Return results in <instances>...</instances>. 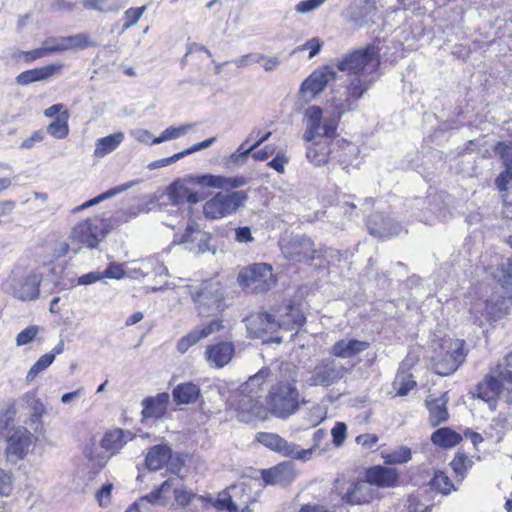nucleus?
Here are the masks:
<instances>
[{"label": "nucleus", "mask_w": 512, "mask_h": 512, "mask_svg": "<svg viewBox=\"0 0 512 512\" xmlns=\"http://www.w3.org/2000/svg\"><path fill=\"white\" fill-rule=\"evenodd\" d=\"M334 489L341 501L348 505H362L372 501L376 495L371 483L365 480L345 482L337 479Z\"/></svg>", "instance_id": "10"}, {"label": "nucleus", "mask_w": 512, "mask_h": 512, "mask_svg": "<svg viewBox=\"0 0 512 512\" xmlns=\"http://www.w3.org/2000/svg\"><path fill=\"white\" fill-rule=\"evenodd\" d=\"M248 332L255 338L276 332V316L268 312H260L246 318Z\"/></svg>", "instance_id": "23"}, {"label": "nucleus", "mask_w": 512, "mask_h": 512, "mask_svg": "<svg viewBox=\"0 0 512 512\" xmlns=\"http://www.w3.org/2000/svg\"><path fill=\"white\" fill-rule=\"evenodd\" d=\"M416 385V382L412 379V375L407 373H398L395 381L394 387L397 390L398 396L407 395Z\"/></svg>", "instance_id": "48"}, {"label": "nucleus", "mask_w": 512, "mask_h": 512, "mask_svg": "<svg viewBox=\"0 0 512 512\" xmlns=\"http://www.w3.org/2000/svg\"><path fill=\"white\" fill-rule=\"evenodd\" d=\"M62 68V64H50L41 68L24 71L17 76L16 80L20 85H28L32 82L42 81L58 74Z\"/></svg>", "instance_id": "29"}, {"label": "nucleus", "mask_w": 512, "mask_h": 512, "mask_svg": "<svg viewBox=\"0 0 512 512\" xmlns=\"http://www.w3.org/2000/svg\"><path fill=\"white\" fill-rule=\"evenodd\" d=\"M271 375L269 368H262L242 384L232 396L231 406L238 412L241 422H250L265 413L261 398L264 386Z\"/></svg>", "instance_id": "2"}, {"label": "nucleus", "mask_w": 512, "mask_h": 512, "mask_svg": "<svg viewBox=\"0 0 512 512\" xmlns=\"http://www.w3.org/2000/svg\"><path fill=\"white\" fill-rule=\"evenodd\" d=\"M22 401H24L27 406L32 411V418L35 420H40V418L45 413V406L41 402L39 398L36 397V392L31 391L27 392L22 396Z\"/></svg>", "instance_id": "46"}, {"label": "nucleus", "mask_w": 512, "mask_h": 512, "mask_svg": "<svg viewBox=\"0 0 512 512\" xmlns=\"http://www.w3.org/2000/svg\"><path fill=\"white\" fill-rule=\"evenodd\" d=\"M64 42H66L67 50L70 49H85L88 47H95L96 43L93 42L89 35L85 33H78L75 35L64 37Z\"/></svg>", "instance_id": "47"}, {"label": "nucleus", "mask_w": 512, "mask_h": 512, "mask_svg": "<svg viewBox=\"0 0 512 512\" xmlns=\"http://www.w3.org/2000/svg\"><path fill=\"white\" fill-rule=\"evenodd\" d=\"M471 461L469 458L463 454H459L455 456V458L451 462V467L455 474L460 477V479H463L466 471L468 470L470 466Z\"/></svg>", "instance_id": "57"}, {"label": "nucleus", "mask_w": 512, "mask_h": 512, "mask_svg": "<svg viewBox=\"0 0 512 512\" xmlns=\"http://www.w3.org/2000/svg\"><path fill=\"white\" fill-rule=\"evenodd\" d=\"M336 78V71L330 65L316 69L302 83L300 91L304 96L314 98L322 92L327 84Z\"/></svg>", "instance_id": "17"}, {"label": "nucleus", "mask_w": 512, "mask_h": 512, "mask_svg": "<svg viewBox=\"0 0 512 512\" xmlns=\"http://www.w3.org/2000/svg\"><path fill=\"white\" fill-rule=\"evenodd\" d=\"M385 463L401 464L411 459V450L406 446H401L384 456Z\"/></svg>", "instance_id": "51"}, {"label": "nucleus", "mask_w": 512, "mask_h": 512, "mask_svg": "<svg viewBox=\"0 0 512 512\" xmlns=\"http://www.w3.org/2000/svg\"><path fill=\"white\" fill-rule=\"evenodd\" d=\"M460 440L461 436L450 428H440L431 436V441L442 447H453L457 445Z\"/></svg>", "instance_id": "41"}, {"label": "nucleus", "mask_w": 512, "mask_h": 512, "mask_svg": "<svg viewBox=\"0 0 512 512\" xmlns=\"http://www.w3.org/2000/svg\"><path fill=\"white\" fill-rule=\"evenodd\" d=\"M366 479L373 487H391L394 486L398 480V473L396 469L384 466H375L367 470Z\"/></svg>", "instance_id": "26"}, {"label": "nucleus", "mask_w": 512, "mask_h": 512, "mask_svg": "<svg viewBox=\"0 0 512 512\" xmlns=\"http://www.w3.org/2000/svg\"><path fill=\"white\" fill-rule=\"evenodd\" d=\"M234 352L235 348L231 342H219L207 346L205 359L211 367L222 368L231 361Z\"/></svg>", "instance_id": "24"}, {"label": "nucleus", "mask_w": 512, "mask_h": 512, "mask_svg": "<svg viewBox=\"0 0 512 512\" xmlns=\"http://www.w3.org/2000/svg\"><path fill=\"white\" fill-rule=\"evenodd\" d=\"M465 357L464 342L460 340L451 341L445 353L433 357V370L441 376L452 374L465 360Z\"/></svg>", "instance_id": "13"}, {"label": "nucleus", "mask_w": 512, "mask_h": 512, "mask_svg": "<svg viewBox=\"0 0 512 512\" xmlns=\"http://www.w3.org/2000/svg\"><path fill=\"white\" fill-rule=\"evenodd\" d=\"M322 44L323 43L320 41L319 38H311L307 40L304 44L296 47L294 52L309 50V58H313L320 52Z\"/></svg>", "instance_id": "61"}, {"label": "nucleus", "mask_w": 512, "mask_h": 512, "mask_svg": "<svg viewBox=\"0 0 512 512\" xmlns=\"http://www.w3.org/2000/svg\"><path fill=\"white\" fill-rule=\"evenodd\" d=\"M211 501L217 510H225L228 512H252L247 506L239 511L237 505L232 500L229 490L220 492L217 498L211 499Z\"/></svg>", "instance_id": "43"}, {"label": "nucleus", "mask_w": 512, "mask_h": 512, "mask_svg": "<svg viewBox=\"0 0 512 512\" xmlns=\"http://www.w3.org/2000/svg\"><path fill=\"white\" fill-rule=\"evenodd\" d=\"M379 65L374 46L354 51L337 62L339 71L348 72L354 77L347 87L346 100L356 105V102L369 89L376 79V69Z\"/></svg>", "instance_id": "1"}, {"label": "nucleus", "mask_w": 512, "mask_h": 512, "mask_svg": "<svg viewBox=\"0 0 512 512\" xmlns=\"http://www.w3.org/2000/svg\"><path fill=\"white\" fill-rule=\"evenodd\" d=\"M134 185V182H128V183H125V184H122V185H119L117 187H114V188H111L109 190H107L106 192L98 195L97 197L93 198V199H90L88 201H86L85 203H83L82 205H79L77 207H75L73 210H72V213H77L79 211H82L86 208H89L93 205H96L106 199H109L121 192H124L126 191L127 189L131 188L132 186Z\"/></svg>", "instance_id": "39"}, {"label": "nucleus", "mask_w": 512, "mask_h": 512, "mask_svg": "<svg viewBox=\"0 0 512 512\" xmlns=\"http://www.w3.org/2000/svg\"><path fill=\"white\" fill-rule=\"evenodd\" d=\"M43 43L48 54L67 50V45L66 42H64V37H50L47 38Z\"/></svg>", "instance_id": "59"}, {"label": "nucleus", "mask_w": 512, "mask_h": 512, "mask_svg": "<svg viewBox=\"0 0 512 512\" xmlns=\"http://www.w3.org/2000/svg\"><path fill=\"white\" fill-rule=\"evenodd\" d=\"M237 280L242 287L255 293L266 292L276 284L272 266L266 263H257L243 268Z\"/></svg>", "instance_id": "8"}, {"label": "nucleus", "mask_w": 512, "mask_h": 512, "mask_svg": "<svg viewBox=\"0 0 512 512\" xmlns=\"http://www.w3.org/2000/svg\"><path fill=\"white\" fill-rule=\"evenodd\" d=\"M431 486L444 495H447L454 490V485L450 478L442 471L435 472L434 477L431 480Z\"/></svg>", "instance_id": "50"}, {"label": "nucleus", "mask_w": 512, "mask_h": 512, "mask_svg": "<svg viewBox=\"0 0 512 512\" xmlns=\"http://www.w3.org/2000/svg\"><path fill=\"white\" fill-rule=\"evenodd\" d=\"M194 126H195V124H193V123L184 124V125H181L179 127L170 126L167 129H165L160 134V136L155 137L152 140V143H158L159 144V143H162V142H165V141L177 139V138L185 135Z\"/></svg>", "instance_id": "45"}, {"label": "nucleus", "mask_w": 512, "mask_h": 512, "mask_svg": "<svg viewBox=\"0 0 512 512\" xmlns=\"http://www.w3.org/2000/svg\"><path fill=\"white\" fill-rule=\"evenodd\" d=\"M177 486H181V479L174 477L164 481L161 486L150 492V497L156 498L161 501L162 505H165L166 500L170 498L171 493H175Z\"/></svg>", "instance_id": "42"}, {"label": "nucleus", "mask_w": 512, "mask_h": 512, "mask_svg": "<svg viewBox=\"0 0 512 512\" xmlns=\"http://www.w3.org/2000/svg\"><path fill=\"white\" fill-rule=\"evenodd\" d=\"M41 276L37 273H28L13 279V295L21 301H32L39 296Z\"/></svg>", "instance_id": "20"}, {"label": "nucleus", "mask_w": 512, "mask_h": 512, "mask_svg": "<svg viewBox=\"0 0 512 512\" xmlns=\"http://www.w3.org/2000/svg\"><path fill=\"white\" fill-rule=\"evenodd\" d=\"M85 9L96 10L101 13L116 12L119 6L115 3H110L108 0H85L83 2Z\"/></svg>", "instance_id": "55"}, {"label": "nucleus", "mask_w": 512, "mask_h": 512, "mask_svg": "<svg viewBox=\"0 0 512 512\" xmlns=\"http://www.w3.org/2000/svg\"><path fill=\"white\" fill-rule=\"evenodd\" d=\"M187 287L199 316H216L226 309L225 289L220 281L204 280Z\"/></svg>", "instance_id": "4"}, {"label": "nucleus", "mask_w": 512, "mask_h": 512, "mask_svg": "<svg viewBox=\"0 0 512 512\" xmlns=\"http://www.w3.org/2000/svg\"><path fill=\"white\" fill-rule=\"evenodd\" d=\"M247 199V193L242 190L218 192L204 203L203 214L211 220L224 218L243 207Z\"/></svg>", "instance_id": "7"}, {"label": "nucleus", "mask_w": 512, "mask_h": 512, "mask_svg": "<svg viewBox=\"0 0 512 512\" xmlns=\"http://www.w3.org/2000/svg\"><path fill=\"white\" fill-rule=\"evenodd\" d=\"M266 402L270 413L281 419L289 418L306 403L296 387V381H279L272 385Z\"/></svg>", "instance_id": "5"}, {"label": "nucleus", "mask_w": 512, "mask_h": 512, "mask_svg": "<svg viewBox=\"0 0 512 512\" xmlns=\"http://www.w3.org/2000/svg\"><path fill=\"white\" fill-rule=\"evenodd\" d=\"M346 368L333 359H326L317 364L311 375L305 380L308 387H329L337 383L346 374Z\"/></svg>", "instance_id": "11"}, {"label": "nucleus", "mask_w": 512, "mask_h": 512, "mask_svg": "<svg viewBox=\"0 0 512 512\" xmlns=\"http://www.w3.org/2000/svg\"><path fill=\"white\" fill-rule=\"evenodd\" d=\"M259 443L268 447L269 449L282 454L285 457L297 460H309L315 448L301 449L297 444L288 442L281 436L275 433H259L257 436Z\"/></svg>", "instance_id": "12"}, {"label": "nucleus", "mask_w": 512, "mask_h": 512, "mask_svg": "<svg viewBox=\"0 0 512 512\" xmlns=\"http://www.w3.org/2000/svg\"><path fill=\"white\" fill-rule=\"evenodd\" d=\"M192 180L196 185L202 187H210L214 189L226 188V176L224 175L203 174L193 177Z\"/></svg>", "instance_id": "44"}, {"label": "nucleus", "mask_w": 512, "mask_h": 512, "mask_svg": "<svg viewBox=\"0 0 512 512\" xmlns=\"http://www.w3.org/2000/svg\"><path fill=\"white\" fill-rule=\"evenodd\" d=\"M172 396L177 404H190L198 399L200 389L191 382L181 383L174 388Z\"/></svg>", "instance_id": "34"}, {"label": "nucleus", "mask_w": 512, "mask_h": 512, "mask_svg": "<svg viewBox=\"0 0 512 512\" xmlns=\"http://www.w3.org/2000/svg\"><path fill=\"white\" fill-rule=\"evenodd\" d=\"M247 142L248 140H245L238 149L227 158V165L241 167L247 162L249 155L252 153L249 148H245Z\"/></svg>", "instance_id": "52"}, {"label": "nucleus", "mask_w": 512, "mask_h": 512, "mask_svg": "<svg viewBox=\"0 0 512 512\" xmlns=\"http://www.w3.org/2000/svg\"><path fill=\"white\" fill-rule=\"evenodd\" d=\"M54 361V354H44L42 355L35 364L30 368L26 375V381H33L39 373L48 368Z\"/></svg>", "instance_id": "49"}, {"label": "nucleus", "mask_w": 512, "mask_h": 512, "mask_svg": "<svg viewBox=\"0 0 512 512\" xmlns=\"http://www.w3.org/2000/svg\"><path fill=\"white\" fill-rule=\"evenodd\" d=\"M171 455L172 451L167 445H155L146 456V465L149 470L157 471L168 463Z\"/></svg>", "instance_id": "32"}, {"label": "nucleus", "mask_w": 512, "mask_h": 512, "mask_svg": "<svg viewBox=\"0 0 512 512\" xmlns=\"http://www.w3.org/2000/svg\"><path fill=\"white\" fill-rule=\"evenodd\" d=\"M426 402L430 412V421L433 426H437L448 419L446 408L447 399L445 395L435 399H428Z\"/></svg>", "instance_id": "37"}, {"label": "nucleus", "mask_w": 512, "mask_h": 512, "mask_svg": "<svg viewBox=\"0 0 512 512\" xmlns=\"http://www.w3.org/2000/svg\"><path fill=\"white\" fill-rule=\"evenodd\" d=\"M69 112L64 110L46 128L48 134L56 139H63L69 133Z\"/></svg>", "instance_id": "38"}, {"label": "nucleus", "mask_w": 512, "mask_h": 512, "mask_svg": "<svg viewBox=\"0 0 512 512\" xmlns=\"http://www.w3.org/2000/svg\"><path fill=\"white\" fill-rule=\"evenodd\" d=\"M33 435L25 427H15L9 432L5 454L7 460L16 464L25 458L32 444Z\"/></svg>", "instance_id": "14"}, {"label": "nucleus", "mask_w": 512, "mask_h": 512, "mask_svg": "<svg viewBox=\"0 0 512 512\" xmlns=\"http://www.w3.org/2000/svg\"><path fill=\"white\" fill-rule=\"evenodd\" d=\"M367 227L369 233L378 238H390L398 235L402 230L398 222L380 213H375L368 219Z\"/></svg>", "instance_id": "22"}, {"label": "nucleus", "mask_w": 512, "mask_h": 512, "mask_svg": "<svg viewBox=\"0 0 512 512\" xmlns=\"http://www.w3.org/2000/svg\"><path fill=\"white\" fill-rule=\"evenodd\" d=\"M123 140L124 134L122 132H117L97 139L95 143L94 156L97 158H103L107 154L116 150Z\"/></svg>", "instance_id": "35"}, {"label": "nucleus", "mask_w": 512, "mask_h": 512, "mask_svg": "<svg viewBox=\"0 0 512 512\" xmlns=\"http://www.w3.org/2000/svg\"><path fill=\"white\" fill-rule=\"evenodd\" d=\"M39 331V327L36 325H31L21 331L16 337V344L18 346L26 345L30 343L37 335Z\"/></svg>", "instance_id": "62"}, {"label": "nucleus", "mask_w": 512, "mask_h": 512, "mask_svg": "<svg viewBox=\"0 0 512 512\" xmlns=\"http://www.w3.org/2000/svg\"><path fill=\"white\" fill-rule=\"evenodd\" d=\"M494 152L499 156L505 169L512 170V146L500 141L494 147Z\"/></svg>", "instance_id": "54"}, {"label": "nucleus", "mask_w": 512, "mask_h": 512, "mask_svg": "<svg viewBox=\"0 0 512 512\" xmlns=\"http://www.w3.org/2000/svg\"><path fill=\"white\" fill-rule=\"evenodd\" d=\"M187 195L188 188L180 181H175L168 187V197L174 204L183 203Z\"/></svg>", "instance_id": "53"}, {"label": "nucleus", "mask_w": 512, "mask_h": 512, "mask_svg": "<svg viewBox=\"0 0 512 512\" xmlns=\"http://www.w3.org/2000/svg\"><path fill=\"white\" fill-rule=\"evenodd\" d=\"M274 315L276 316V330L282 329L297 333L306 322L301 309L292 304L280 306Z\"/></svg>", "instance_id": "19"}, {"label": "nucleus", "mask_w": 512, "mask_h": 512, "mask_svg": "<svg viewBox=\"0 0 512 512\" xmlns=\"http://www.w3.org/2000/svg\"><path fill=\"white\" fill-rule=\"evenodd\" d=\"M136 503L139 506L141 512H158L156 510V506L162 505L161 501L150 497V493L141 497Z\"/></svg>", "instance_id": "63"}, {"label": "nucleus", "mask_w": 512, "mask_h": 512, "mask_svg": "<svg viewBox=\"0 0 512 512\" xmlns=\"http://www.w3.org/2000/svg\"><path fill=\"white\" fill-rule=\"evenodd\" d=\"M508 245L512 248V236L507 239ZM493 278L506 289H512V257L507 258L494 271Z\"/></svg>", "instance_id": "36"}, {"label": "nucleus", "mask_w": 512, "mask_h": 512, "mask_svg": "<svg viewBox=\"0 0 512 512\" xmlns=\"http://www.w3.org/2000/svg\"><path fill=\"white\" fill-rule=\"evenodd\" d=\"M347 426L343 422H337L331 430L333 443L336 447L341 446L346 438Z\"/></svg>", "instance_id": "64"}, {"label": "nucleus", "mask_w": 512, "mask_h": 512, "mask_svg": "<svg viewBox=\"0 0 512 512\" xmlns=\"http://www.w3.org/2000/svg\"><path fill=\"white\" fill-rule=\"evenodd\" d=\"M496 188L503 193L512 188V170L504 169L495 179Z\"/></svg>", "instance_id": "60"}, {"label": "nucleus", "mask_w": 512, "mask_h": 512, "mask_svg": "<svg viewBox=\"0 0 512 512\" xmlns=\"http://www.w3.org/2000/svg\"><path fill=\"white\" fill-rule=\"evenodd\" d=\"M505 302L500 301L496 304H492L491 302L485 303V310L486 314L485 316H475V323L478 325L483 324V318L487 321H497L501 318H503L506 314H508V307H504Z\"/></svg>", "instance_id": "40"}, {"label": "nucleus", "mask_w": 512, "mask_h": 512, "mask_svg": "<svg viewBox=\"0 0 512 512\" xmlns=\"http://www.w3.org/2000/svg\"><path fill=\"white\" fill-rule=\"evenodd\" d=\"M333 139H315L307 141L306 158L314 166L326 165L334 154Z\"/></svg>", "instance_id": "21"}, {"label": "nucleus", "mask_w": 512, "mask_h": 512, "mask_svg": "<svg viewBox=\"0 0 512 512\" xmlns=\"http://www.w3.org/2000/svg\"><path fill=\"white\" fill-rule=\"evenodd\" d=\"M377 15L376 3L373 0H360L351 13V20L359 28L375 23Z\"/></svg>", "instance_id": "25"}, {"label": "nucleus", "mask_w": 512, "mask_h": 512, "mask_svg": "<svg viewBox=\"0 0 512 512\" xmlns=\"http://www.w3.org/2000/svg\"><path fill=\"white\" fill-rule=\"evenodd\" d=\"M335 110L330 115H324L323 110L318 106H310L304 114L305 131L303 140L312 141L315 139L335 138L341 116L348 111L354 110L356 105L346 99L333 100Z\"/></svg>", "instance_id": "3"}, {"label": "nucleus", "mask_w": 512, "mask_h": 512, "mask_svg": "<svg viewBox=\"0 0 512 512\" xmlns=\"http://www.w3.org/2000/svg\"><path fill=\"white\" fill-rule=\"evenodd\" d=\"M285 258L295 262H310L316 257L317 250L313 241L306 236H295L282 244Z\"/></svg>", "instance_id": "15"}, {"label": "nucleus", "mask_w": 512, "mask_h": 512, "mask_svg": "<svg viewBox=\"0 0 512 512\" xmlns=\"http://www.w3.org/2000/svg\"><path fill=\"white\" fill-rule=\"evenodd\" d=\"M327 0H302L295 5V12L308 14L320 8Z\"/></svg>", "instance_id": "58"}, {"label": "nucleus", "mask_w": 512, "mask_h": 512, "mask_svg": "<svg viewBox=\"0 0 512 512\" xmlns=\"http://www.w3.org/2000/svg\"><path fill=\"white\" fill-rule=\"evenodd\" d=\"M169 403V394L166 392L159 393L155 397L145 398L142 401L144 418H160L167 411Z\"/></svg>", "instance_id": "31"}, {"label": "nucleus", "mask_w": 512, "mask_h": 512, "mask_svg": "<svg viewBox=\"0 0 512 512\" xmlns=\"http://www.w3.org/2000/svg\"><path fill=\"white\" fill-rule=\"evenodd\" d=\"M132 439L133 434L131 432L122 429H114L105 433L101 440V447L109 452L110 455H114Z\"/></svg>", "instance_id": "30"}, {"label": "nucleus", "mask_w": 512, "mask_h": 512, "mask_svg": "<svg viewBox=\"0 0 512 512\" xmlns=\"http://www.w3.org/2000/svg\"><path fill=\"white\" fill-rule=\"evenodd\" d=\"M211 234L199 228L194 222L188 223L180 243L189 251L200 254L210 251Z\"/></svg>", "instance_id": "18"}, {"label": "nucleus", "mask_w": 512, "mask_h": 512, "mask_svg": "<svg viewBox=\"0 0 512 512\" xmlns=\"http://www.w3.org/2000/svg\"><path fill=\"white\" fill-rule=\"evenodd\" d=\"M146 9H147L146 6H141V7H137V8H129L128 10H126L124 13L126 21L123 26V31L127 30L128 28L135 25L139 21V19L142 17V15L146 11Z\"/></svg>", "instance_id": "56"}, {"label": "nucleus", "mask_w": 512, "mask_h": 512, "mask_svg": "<svg viewBox=\"0 0 512 512\" xmlns=\"http://www.w3.org/2000/svg\"><path fill=\"white\" fill-rule=\"evenodd\" d=\"M108 232L109 224L105 219L98 216L89 217L72 227L69 240L72 245H78V248L74 249V252L77 253L81 247L97 248Z\"/></svg>", "instance_id": "6"}, {"label": "nucleus", "mask_w": 512, "mask_h": 512, "mask_svg": "<svg viewBox=\"0 0 512 512\" xmlns=\"http://www.w3.org/2000/svg\"><path fill=\"white\" fill-rule=\"evenodd\" d=\"M505 384H511V371L496 367L476 386L474 396L483 400L491 410H494Z\"/></svg>", "instance_id": "9"}, {"label": "nucleus", "mask_w": 512, "mask_h": 512, "mask_svg": "<svg viewBox=\"0 0 512 512\" xmlns=\"http://www.w3.org/2000/svg\"><path fill=\"white\" fill-rule=\"evenodd\" d=\"M370 344L357 339H341L331 348V354L338 358H351L367 350Z\"/></svg>", "instance_id": "28"}, {"label": "nucleus", "mask_w": 512, "mask_h": 512, "mask_svg": "<svg viewBox=\"0 0 512 512\" xmlns=\"http://www.w3.org/2000/svg\"><path fill=\"white\" fill-rule=\"evenodd\" d=\"M334 154L332 159H335L340 164H346L357 155L358 148L351 142L344 138H334L333 140Z\"/></svg>", "instance_id": "33"}, {"label": "nucleus", "mask_w": 512, "mask_h": 512, "mask_svg": "<svg viewBox=\"0 0 512 512\" xmlns=\"http://www.w3.org/2000/svg\"><path fill=\"white\" fill-rule=\"evenodd\" d=\"M224 328L223 321L220 318H214L208 323L194 327L188 334L181 337L177 342V350L184 354L188 349L203 339L218 333Z\"/></svg>", "instance_id": "16"}, {"label": "nucleus", "mask_w": 512, "mask_h": 512, "mask_svg": "<svg viewBox=\"0 0 512 512\" xmlns=\"http://www.w3.org/2000/svg\"><path fill=\"white\" fill-rule=\"evenodd\" d=\"M262 477L267 484L286 486L293 481L295 474L290 463H282L264 470Z\"/></svg>", "instance_id": "27"}]
</instances>
